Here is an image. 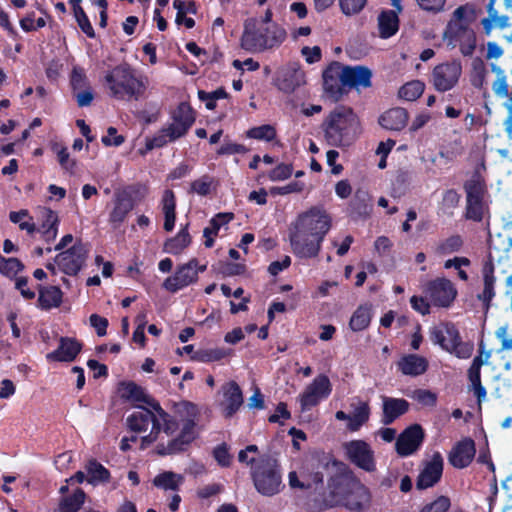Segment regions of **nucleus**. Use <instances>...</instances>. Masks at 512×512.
Wrapping results in <instances>:
<instances>
[{"mask_svg": "<svg viewBox=\"0 0 512 512\" xmlns=\"http://www.w3.org/2000/svg\"><path fill=\"white\" fill-rule=\"evenodd\" d=\"M463 245V240L459 235H453L448 237L447 239L441 241L436 251L441 255H448L454 252H457L461 249Z\"/></svg>", "mask_w": 512, "mask_h": 512, "instance_id": "49", "label": "nucleus"}, {"mask_svg": "<svg viewBox=\"0 0 512 512\" xmlns=\"http://www.w3.org/2000/svg\"><path fill=\"white\" fill-rule=\"evenodd\" d=\"M483 29L487 35H490L494 29H505L510 26L509 18L505 15H499L493 8V1L488 5V16L481 20Z\"/></svg>", "mask_w": 512, "mask_h": 512, "instance_id": "35", "label": "nucleus"}, {"mask_svg": "<svg viewBox=\"0 0 512 512\" xmlns=\"http://www.w3.org/2000/svg\"><path fill=\"white\" fill-rule=\"evenodd\" d=\"M412 398L423 406L434 407L437 403V395L426 389H417L413 392Z\"/></svg>", "mask_w": 512, "mask_h": 512, "instance_id": "54", "label": "nucleus"}, {"mask_svg": "<svg viewBox=\"0 0 512 512\" xmlns=\"http://www.w3.org/2000/svg\"><path fill=\"white\" fill-rule=\"evenodd\" d=\"M347 459L357 468L365 472L376 471L375 452L371 445L364 440H351L343 444Z\"/></svg>", "mask_w": 512, "mask_h": 512, "instance_id": "11", "label": "nucleus"}, {"mask_svg": "<svg viewBox=\"0 0 512 512\" xmlns=\"http://www.w3.org/2000/svg\"><path fill=\"white\" fill-rule=\"evenodd\" d=\"M340 69L341 64L334 62L323 73L324 89L335 101L346 93Z\"/></svg>", "mask_w": 512, "mask_h": 512, "instance_id": "23", "label": "nucleus"}, {"mask_svg": "<svg viewBox=\"0 0 512 512\" xmlns=\"http://www.w3.org/2000/svg\"><path fill=\"white\" fill-rule=\"evenodd\" d=\"M9 219L12 223L18 224L21 230L26 231L30 235L35 233L37 230L36 225L33 222V218L26 209L10 212Z\"/></svg>", "mask_w": 512, "mask_h": 512, "instance_id": "42", "label": "nucleus"}, {"mask_svg": "<svg viewBox=\"0 0 512 512\" xmlns=\"http://www.w3.org/2000/svg\"><path fill=\"white\" fill-rule=\"evenodd\" d=\"M190 243L191 237L185 227L181 229L175 237L170 238L165 242L164 251L169 254L178 255L182 253Z\"/></svg>", "mask_w": 512, "mask_h": 512, "instance_id": "38", "label": "nucleus"}, {"mask_svg": "<svg viewBox=\"0 0 512 512\" xmlns=\"http://www.w3.org/2000/svg\"><path fill=\"white\" fill-rule=\"evenodd\" d=\"M222 390L224 396L221 403L223 413L226 417H231L243 404L242 391L234 381L226 383Z\"/></svg>", "mask_w": 512, "mask_h": 512, "instance_id": "25", "label": "nucleus"}, {"mask_svg": "<svg viewBox=\"0 0 512 512\" xmlns=\"http://www.w3.org/2000/svg\"><path fill=\"white\" fill-rule=\"evenodd\" d=\"M424 88L425 85L423 82L414 80L406 83L400 88L399 96L407 101H414L422 95Z\"/></svg>", "mask_w": 512, "mask_h": 512, "instance_id": "46", "label": "nucleus"}, {"mask_svg": "<svg viewBox=\"0 0 512 512\" xmlns=\"http://www.w3.org/2000/svg\"><path fill=\"white\" fill-rule=\"evenodd\" d=\"M425 297L435 306L448 307L454 301L457 290L446 278H437L427 282L424 287Z\"/></svg>", "mask_w": 512, "mask_h": 512, "instance_id": "14", "label": "nucleus"}, {"mask_svg": "<svg viewBox=\"0 0 512 512\" xmlns=\"http://www.w3.org/2000/svg\"><path fill=\"white\" fill-rule=\"evenodd\" d=\"M487 75V70L484 63L481 60H475L473 62V77L472 84L476 88H484L486 84L485 77Z\"/></svg>", "mask_w": 512, "mask_h": 512, "instance_id": "55", "label": "nucleus"}, {"mask_svg": "<svg viewBox=\"0 0 512 512\" xmlns=\"http://www.w3.org/2000/svg\"><path fill=\"white\" fill-rule=\"evenodd\" d=\"M330 228L331 217L323 208L312 207L299 214L289 230L293 253L304 259L316 257Z\"/></svg>", "mask_w": 512, "mask_h": 512, "instance_id": "1", "label": "nucleus"}, {"mask_svg": "<svg viewBox=\"0 0 512 512\" xmlns=\"http://www.w3.org/2000/svg\"><path fill=\"white\" fill-rule=\"evenodd\" d=\"M424 433L420 425L414 424L405 429L396 440V451L400 456H409L422 444Z\"/></svg>", "mask_w": 512, "mask_h": 512, "instance_id": "20", "label": "nucleus"}, {"mask_svg": "<svg viewBox=\"0 0 512 512\" xmlns=\"http://www.w3.org/2000/svg\"><path fill=\"white\" fill-rule=\"evenodd\" d=\"M316 462L317 470L312 475V481L316 485L323 483L324 476L320 469L328 470L331 466L336 467L342 465V463L338 462L331 455L325 453L317 455Z\"/></svg>", "mask_w": 512, "mask_h": 512, "instance_id": "43", "label": "nucleus"}, {"mask_svg": "<svg viewBox=\"0 0 512 512\" xmlns=\"http://www.w3.org/2000/svg\"><path fill=\"white\" fill-rule=\"evenodd\" d=\"M134 207L135 201L128 192L123 191L117 193L113 200V207L109 213L110 224L114 228L120 227Z\"/></svg>", "mask_w": 512, "mask_h": 512, "instance_id": "22", "label": "nucleus"}, {"mask_svg": "<svg viewBox=\"0 0 512 512\" xmlns=\"http://www.w3.org/2000/svg\"><path fill=\"white\" fill-rule=\"evenodd\" d=\"M286 39V31L280 25L258 26L254 20H246L241 36V47L250 53H262L279 47Z\"/></svg>", "mask_w": 512, "mask_h": 512, "instance_id": "5", "label": "nucleus"}, {"mask_svg": "<svg viewBox=\"0 0 512 512\" xmlns=\"http://www.w3.org/2000/svg\"><path fill=\"white\" fill-rule=\"evenodd\" d=\"M233 218V213H219L210 220L209 226L204 229L203 233L216 236L221 226L229 223Z\"/></svg>", "mask_w": 512, "mask_h": 512, "instance_id": "53", "label": "nucleus"}, {"mask_svg": "<svg viewBox=\"0 0 512 512\" xmlns=\"http://www.w3.org/2000/svg\"><path fill=\"white\" fill-rule=\"evenodd\" d=\"M331 391L332 385L329 378L324 374L318 375L299 395L301 410L307 411L318 405L329 397Z\"/></svg>", "mask_w": 512, "mask_h": 512, "instance_id": "13", "label": "nucleus"}, {"mask_svg": "<svg viewBox=\"0 0 512 512\" xmlns=\"http://www.w3.org/2000/svg\"><path fill=\"white\" fill-rule=\"evenodd\" d=\"M72 3L74 16L79 27L88 37H94V29L83 8L80 6V0H72Z\"/></svg>", "mask_w": 512, "mask_h": 512, "instance_id": "47", "label": "nucleus"}, {"mask_svg": "<svg viewBox=\"0 0 512 512\" xmlns=\"http://www.w3.org/2000/svg\"><path fill=\"white\" fill-rule=\"evenodd\" d=\"M398 367L404 375L418 376L426 372L428 361L425 357L417 354H409L399 361Z\"/></svg>", "mask_w": 512, "mask_h": 512, "instance_id": "30", "label": "nucleus"}, {"mask_svg": "<svg viewBox=\"0 0 512 512\" xmlns=\"http://www.w3.org/2000/svg\"><path fill=\"white\" fill-rule=\"evenodd\" d=\"M71 86L73 91L84 89L88 86L86 76L82 69L74 68L71 74Z\"/></svg>", "mask_w": 512, "mask_h": 512, "instance_id": "64", "label": "nucleus"}, {"mask_svg": "<svg viewBox=\"0 0 512 512\" xmlns=\"http://www.w3.org/2000/svg\"><path fill=\"white\" fill-rule=\"evenodd\" d=\"M81 350V345L73 338L62 337L57 350L48 353L49 361H73Z\"/></svg>", "mask_w": 512, "mask_h": 512, "instance_id": "28", "label": "nucleus"}, {"mask_svg": "<svg viewBox=\"0 0 512 512\" xmlns=\"http://www.w3.org/2000/svg\"><path fill=\"white\" fill-rule=\"evenodd\" d=\"M180 414L179 421L174 418L178 423L180 432L178 436L168 440L167 444L158 443L156 451L159 455H171L181 452L185 447L190 444L198 434L197 421H198V408L196 405L185 402L178 407Z\"/></svg>", "mask_w": 512, "mask_h": 512, "instance_id": "4", "label": "nucleus"}, {"mask_svg": "<svg viewBox=\"0 0 512 512\" xmlns=\"http://www.w3.org/2000/svg\"><path fill=\"white\" fill-rule=\"evenodd\" d=\"M367 0H340V7L345 15L359 13L366 5Z\"/></svg>", "mask_w": 512, "mask_h": 512, "instance_id": "59", "label": "nucleus"}, {"mask_svg": "<svg viewBox=\"0 0 512 512\" xmlns=\"http://www.w3.org/2000/svg\"><path fill=\"white\" fill-rule=\"evenodd\" d=\"M173 7L177 10L176 23L178 25L181 24V17H184L187 13H196V6L192 1L174 0Z\"/></svg>", "mask_w": 512, "mask_h": 512, "instance_id": "56", "label": "nucleus"}, {"mask_svg": "<svg viewBox=\"0 0 512 512\" xmlns=\"http://www.w3.org/2000/svg\"><path fill=\"white\" fill-rule=\"evenodd\" d=\"M275 136L276 130L269 124L253 127L247 131V137L257 140L271 141Z\"/></svg>", "mask_w": 512, "mask_h": 512, "instance_id": "50", "label": "nucleus"}, {"mask_svg": "<svg viewBox=\"0 0 512 512\" xmlns=\"http://www.w3.org/2000/svg\"><path fill=\"white\" fill-rule=\"evenodd\" d=\"M148 405L152 410L138 405L139 410L127 417V425L134 432H144L152 424L151 432L141 438V448L143 449L153 442L161 443L164 440L163 434L170 437L178 429V423L174 417L165 412L159 403L153 402Z\"/></svg>", "mask_w": 512, "mask_h": 512, "instance_id": "2", "label": "nucleus"}, {"mask_svg": "<svg viewBox=\"0 0 512 512\" xmlns=\"http://www.w3.org/2000/svg\"><path fill=\"white\" fill-rule=\"evenodd\" d=\"M483 276V291L479 294L478 298L486 305L489 306L491 300L495 296V282L494 266L491 262H486L482 270Z\"/></svg>", "mask_w": 512, "mask_h": 512, "instance_id": "31", "label": "nucleus"}, {"mask_svg": "<svg viewBox=\"0 0 512 512\" xmlns=\"http://www.w3.org/2000/svg\"><path fill=\"white\" fill-rule=\"evenodd\" d=\"M379 34L382 38L393 36L399 28L398 15L393 10H385L378 16Z\"/></svg>", "mask_w": 512, "mask_h": 512, "instance_id": "32", "label": "nucleus"}, {"mask_svg": "<svg viewBox=\"0 0 512 512\" xmlns=\"http://www.w3.org/2000/svg\"><path fill=\"white\" fill-rule=\"evenodd\" d=\"M23 264L17 258H5L0 255V272L8 277L17 275L22 269Z\"/></svg>", "mask_w": 512, "mask_h": 512, "instance_id": "51", "label": "nucleus"}, {"mask_svg": "<svg viewBox=\"0 0 512 512\" xmlns=\"http://www.w3.org/2000/svg\"><path fill=\"white\" fill-rule=\"evenodd\" d=\"M85 493L77 489L72 495L64 497L60 503V512H77L84 503Z\"/></svg>", "mask_w": 512, "mask_h": 512, "instance_id": "45", "label": "nucleus"}, {"mask_svg": "<svg viewBox=\"0 0 512 512\" xmlns=\"http://www.w3.org/2000/svg\"><path fill=\"white\" fill-rule=\"evenodd\" d=\"M430 338L434 344L461 359L469 358L474 350L472 343L461 340L459 331L453 324L445 323L433 327Z\"/></svg>", "mask_w": 512, "mask_h": 512, "instance_id": "10", "label": "nucleus"}, {"mask_svg": "<svg viewBox=\"0 0 512 512\" xmlns=\"http://www.w3.org/2000/svg\"><path fill=\"white\" fill-rule=\"evenodd\" d=\"M467 195L466 217L481 221L486 209V187L479 176H473L465 183Z\"/></svg>", "mask_w": 512, "mask_h": 512, "instance_id": "12", "label": "nucleus"}, {"mask_svg": "<svg viewBox=\"0 0 512 512\" xmlns=\"http://www.w3.org/2000/svg\"><path fill=\"white\" fill-rule=\"evenodd\" d=\"M491 71L496 75V79L492 83L494 94L498 98L508 101L512 94V86H509L504 70L496 64H491Z\"/></svg>", "mask_w": 512, "mask_h": 512, "instance_id": "36", "label": "nucleus"}, {"mask_svg": "<svg viewBox=\"0 0 512 512\" xmlns=\"http://www.w3.org/2000/svg\"><path fill=\"white\" fill-rule=\"evenodd\" d=\"M41 215L43 218L41 226L36 231H43L46 229L58 228V216L51 209L43 208L41 210Z\"/></svg>", "mask_w": 512, "mask_h": 512, "instance_id": "58", "label": "nucleus"}, {"mask_svg": "<svg viewBox=\"0 0 512 512\" xmlns=\"http://www.w3.org/2000/svg\"><path fill=\"white\" fill-rule=\"evenodd\" d=\"M121 395L122 397L137 403H145L148 405L155 402L144 393L141 387L132 382L122 384Z\"/></svg>", "mask_w": 512, "mask_h": 512, "instance_id": "40", "label": "nucleus"}, {"mask_svg": "<svg viewBox=\"0 0 512 512\" xmlns=\"http://www.w3.org/2000/svg\"><path fill=\"white\" fill-rule=\"evenodd\" d=\"M184 478L182 475L172 471H164L153 479V484L163 490L176 491L182 485Z\"/></svg>", "mask_w": 512, "mask_h": 512, "instance_id": "39", "label": "nucleus"}, {"mask_svg": "<svg viewBox=\"0 0 512 512\" xmlns=\"http://www.w3.org/2000/svg\"><path fill=\"white\" fill-rule=\"evenodd\" d=\"M256 490L264 496L278 494L284 487L276 459L261 457L252 470Z\"/></svg>", "mask_w": 512, "mask_h": 512, "instance_id": "9", "label": "nucleus"}, {"mask_svg": "<svg viewBox=\"0 0 512 512\" xmlns=\"http://www.w3.org/2000/svg\"><path fill=\"white\" fill-rule=\"evenodd\" d=\"M359 121L351 108H335L324 123V134L332 146L348 144L357 134Z\"/></svg>", "mask_w": 512, "mask_h": 512, "instance_id": "6", "label": "nucleus"}, {"mask_svg": "<svg viewBox=\"0 0 512 512\" xmlns=\"http://www.w3.org/2000/svg\"><path fill=\"white\" fill-rule=\"evenodd\" d=\"M475 445L473 440L465 439L459 442L449 454V462L455 468H465L473 460Z\"/></svg>", "mask_w": 512, "mask_h": 512, "instance_id": "27", "label": "nucleus"}, {"mask_svg": "<svg viewBox=\"0 0 512 512\" xmlns=\"http://www.w3.org/2000/svg\"><path fill=\"white\" fill-rule=\"evenodd\" d=\"M350 407V423H347V429L356 432L368 422L371 410L369 403L358 397L351 399Z\"/></svg>", "mask_w": 512, "mask_h": 512, "instance_id": "26", "label": "nucleus"}, {"mask_svg": "<svg viewBox=\"0 0 512 512\" xmlns=\"http://www.w3.org/2000/svg\"><path fill=\"white\" fill-rule=\"evenodd\" d=\"M305 83V73L296 63H290L280 69L275 85L284 93H292Z\"/></svg>", "mask_w": 512, "mask_h": 512, "instance_id": "19", "label": "nucleus"}, {"mask_svg": "<svg viewBox=\"0 0 512 512\" xmlns=\"http://www.w3.org/2000/svg\"><path fill=\"white\" fill-rule=\"evenodd\" d=\"M369 195L367 192L358 190L351 202V207L360 216H368L371 211V205L368 204Z\"/></svg>", "mask_w": 512, "mask_h": 512, "instance_id": "48", "label": "nucleus"}, {"mask_svg": "<svg viewBox=\"0 0 512 512\" xmlns=\"http://www.w3.org/2000/svg\"><path fill=\"white\" fill-rule=\"evenodd\" d=\"M87 254L88 249L86 245L76 243L68 250L59 253L55 258V262L65 274L76 275L83 267Z\"/></svg>", "mask_w": 512, "mask_h": 512, "instance_id": "16", "label": "nucleus"}, {"mask_svg": "<svg viewBox=\"0 0 512 512\" xmlns=\"http://www.w3.org/2000/svg\"><path fill=\"white\" fill-rule=\"evenodd\" d=\"M382 399V418L384 425L393 423L397 418L405 414L409 409V403L403 398H393L381 396Z\"/></svg>", "mask_w": 512, "mask_h": 512, "instance_id": "24", "label": "nucleus"}, {"mask_svg": "<svg viewBox=\"0 0 512 512\" xmlns=\"http://www.w3.org/2000/svg\"><path fill=\"white\" fill-rule=\"evenodd\" d=\"M212 179L209 176H203L191 183L193 192L201 196H206L211 191Z\"/></svg>", "mask_w": 512, "mask_h": 512, "instance_id": "60", "label": "nucleus"}, {"mask_svg": "<svg viewBox=\"0 0 512 512\" xmlns=\"http://www.w3.org/2000/svg\"><path fill=\"white\" fill-rule=\"evenodd\" d=\"M460 200V195L454 190L449 189L443 193L441 209L444 211L455 208Z\"/></svg>", "mask_w": 512, "mask_h": 512, "instance_id": "63", "label": "nucleus"}, {"mask_svg": "<svg viewBox=\"0 0 512 512\" xmlns=\"http://www.w3.org/2000/svg\"><path fill=\"white\" fill-rule=\"evenodd\" d=\"M225 355L226 353L224 350L215 348L198 351L194 358L201 362H213L224 358Z\"/></svg>", "mask_w": 512, "mask_h": 512, "instance_id": "57", "label": "nucleus"}, {"mask_svg": "<svg viewBox=\"0 0 512 512\" xmlns=\"http://www.w3.org/2000/svg\"><path fill=\"white\" fill-rule=\"evenodd\" d=\"M195 122L193 110L181 103L172 113L171 122L160 129L153 138L146 140V150L161 148L185 136Z\"/></svg>", "mask_w": 512, "mask_h": 512, "instance_id": "8", "label": "nucleus"}, {"mask_svg": "<svg viewBox=\"0 0 512 512\" xmlns=\"http://www.w3.org/2000/svg\"><path fill=\"white\" fill-rule=\"evenodd\" d=\"M86 470L87 480L93 485L106 482L110 477L109 471L102 464L95 460L88 462Z\"/></svg>", "mask_w": 512, "mask_h": 512, "instance_id": "41", "label": "nucleus"}, {"mask_svg": "<svg viewBox=\"0 0 512 512\" xmlns=\"http://www.w3.org/2000/svg\"><path fill=\"white\" fill-rule=\"evenodd\" d=\"M408 121V113L404 108H392L383 113L379 118V124L387 129L399 131L402 130Z\"/></svg>", "mask_w": 512, "mask_h": 512, "instance_id": "29", "label": "nucleus"}, {"mask_svg": "<svg viewBox=\"0 0 512 512\" xmlns=\"http://www.w3.org/2000/svg\"><path fill=\"white\" fill-rule=\"evenodd\" d=\"M450 507V500L445 496H440L430 504L425 505L420 512H447Z\"/></svg>", "mask_w": 512, "mask_h": 512, "instance_id": "62", "label": "nucleus"}, {"mask_svg": "<svg viewBox=\"0 0 512 512\" xmlns=\"http://www.w3.org/2000/svg\"><path fill=\"white\" fill-rule=\"evenodd\" d=\"M462 73L460 62L452 61L440 64L433 69L432 82L439 92L451 90L458 82Z\"/></svg>", "mask_w": 512, "mask_h": 512, "instance_id": "17", "label": "nucleus"}, {"mask_svg": "<svg viewBox=\"0 0 512 512\" xmlns=\"http://www.w3.org/2000/svg\"><path fill=\"white\" fill-rule=\"evenodd\" d=\"M197 266L198 261L196 259H192L188 263L180 265L173 276L165 279L163 287L167 291L174 293L190 285L197 280L198 272L205 269V266L199 269Z\"/></svg>", "mask_w": 512, "mask_h": 512, "instance_id": "18", "label": "nucleus"}, {"mask_svg": "<svg viewBox=\"0 0 512 512\" xmlns=\"http://www.w3.org/2000/svg\"><path fill=\"white\" fill-rule=\"evenodd\" d=\"M342 83L346 88H368L371 86L372 72L364 66H345L341 64Z\"/></svg>", "mask_w": 512, "mask_h": 512, "instance_id": "21", "label": "nucleus"}, {"mask_svg": "<svg viewBox=\"0 0 512 512\" xmlns=\"http://www.w3.org/2000/svg\"><path fill=\"white\" fill-rule=\"evenodd\" d=\"M331 499L329 506L342 504L350 511L361 512L371 502L369 489L352 472L332 477L328 484Z\"/></svg>", "mask_w": 512, "mask_h": 512, "instance_id": "3", "label": "nucleus"}, {"mask_svg": "<svg viewBox=\"0 0 512 512\" xmlns=\"http://www.w3.org/2000/svg\"><path fill=\"white\" fill-rule=\"evenodd\" d=\"M371 321V311L368 306H360L350 319V327L353 331H362L368 327Z\"/></svg>", "mask_w": 512, "mask_h": 512, "instance_id": "44", "label": "nucleus"}, {"mask_svg": "<svg viewBox=\"0 0 512 512\" xmlns=\"http://www.w3.org/2000/svg\"><path fill=\"white\" fill-rule=\"evenodd\" d=\"M62 302V291L56 286L41 287L39 289L38 303L42 309L48 310L58 307Z\"/></svg>", "mask_w": 512, "mask_h": 512, "instance_id": "37", "label": "nucleus"}, {"mask_svg": "<svg viewBox=\"0 0 512 512\" xmlns=\"http://www.w3.org/2000/svg\"><path fill=\"white\" fill-rule=\"evenodd\" d=\"M444 460L439 452L422 462L419 475L416 480V487L419 490H425L435 486L443 474Z\"/></svg>", "mask_w": 512, "mask_h": 512, "instance_id": "15", "label": "nucleus"}, {"mask_svg": "<svg viewBox=\"0 0 512 512\" xmlns=\"http://www.w3.org/2000/svg\"><path fill=\"white\" fill-rule=\"evenodd\" d=\"M465 39L466 43L461 46V52L463 55H471L475 49V37L472 31L460 34L458 38H449V43L452 44L453 40Z\"/></svg>", "mask_w": 512, "mask_h": 512, "instance_id": "61", "label": "nucleus"}, {"mask_svg": "<svg viewBox=\"0 0 512 512\" xmlns=\"http://www.w3.org/2000/svg\"><path fill=\"white\" fill-rule=\"evenodd\" d=\"M105 84L112 97L125 101L138 100L146 89L142 79L127 65H119L109 71L105 76Z\"/></svg>", "mask_w": 512, "mask_h": 512, "instance_id": "7", "label": "nucleus"}, {"mask_svg": "<svg viewBox=\"0 0 512 512\" xmlns=\"http://www.w3.org/2000/svg\"><path fill=\"white\" fill-rule=\"evenodd\" d=\"M466 14L467 8L465 6H460L453 12V17L448 23L445 31L446 38H458L460 37V34L470 31L464 23Z\"/></svg>", "mask_w": 512, "mask_h": 512, "instance_id": "34", "label": "nucleus"}, {"mask_svg": "<svg viewBox=\"0 0 512 512\" xmlns=\"http://www.w3.org/2000/svg\"><path fill=\"white\" fill-rule=\"evenodd\" d=\"M162 211L164 214V229L172 231L176 221V199L172 190H165L162 197Z\"/></svg>", "mask_w": 512, "mask_h": 512, "instance_id": "33", "label": "nucleus"}, {"mask_svg": "<svg viewBox=\"0 0 512 512\" xmlns=\"http://www.w3.org/2000/svg\"><path fill=\"white\" fill-rule=\"evenodd\" d=\"M52 149L57 155L60 166L66 171L73 172L76 162L70 158L67 148L60 144H54Z\"/></svg>", "mask_w": 512, "mask_h": 512, "instance_id": "52", "label": "nucleus"}]
</instances>
